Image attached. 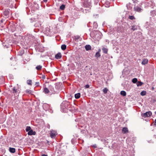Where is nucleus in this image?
<instances>
[{
  "label": "nucleus",
  "mask_w": 156,
  "mask_h": 156,
  "mask_svg": "<svg viewBox=\"0 0 156 156\" xmlns=\"http://www.w3.org/2000/svg\"><path fill=\"white\" fill-rule=\"evenodd\" d=\"M70 105V103L69 101H63L61 104V111L63 112H66Z\"/></svg>",
  "instance_id": "1"
},
{
  "label": "nucleus",
  "mask_w": 156,
  "mask_h": 156,
  "mask_svg": "<svg viewBox=\"0 0 156 156\" xmlns=\"http://www.w3.org/2000/svg\"><path fill=\"white\" fill-rule=\"evenodd\" d=\"M17 87H14L12 89V92L13 93L15 96H18L20 92V86L18 84H17Z\"/></svg>",
  "instance_id": "2"
},
{
  "label": "nucleus",
  "mask_w": 156,
  "mask_h": 156,
  "mask_svg": "<svg viewBox=\"0 0 156 156\" xmlns=\"http://www.w3.org/2000/svg\"><path fill=\"white\" fill-rule=\"evenodd\" d=\"M91 0H84L83 4V6L87 8L85 10H89L91 7Z\"/></svg>",
  "instance_id": "3"
},
{
  "label": "nucleus",
  "mask_w": 156,
  "mask_h": 156,
  "mask_svg": "<svg viewBox=\"0 0 156 156\" xmlns=\"http://www.w3.org/2000/svg\"><path fill=\"white\" fill-rule=\"evenodd\" d=\"M48 89L50 91V94H55V92L54 90L53 86L51 85H49L48 87Z\"/></svg>",
  "instance_id": "4"
},
{
  "label": "nucleus",
  "mask_w": 156,
  "mask_h": 156,
  "mask_svg": "<svg viewBox=\"0 0 156 156\" xmlns=\"http://www.w3.org/2000/svg\"><path fill=\"white\" fill-rule=\"evenodd\" d=\"M152 114V112L151 111H150L146 112L143 114H142V115L144 117L146 118V117H148L151 116Z\"/></svg>",
  "instance_id": "5"
},
{
  "label": "nucleus",
  "mask_w": 156,
  "mask_h": 156,
  "mask_svg": "<svg viewBox=\"0 0 156 156\" xmlns=\"http://www.w3.org/2000/svg\"><path fill=\"white\" fill-rule=\"evenodd\" d=\"M36 134V132L35 131H34L32 129L28 132V134L29 135H34Z\"/></svg>",
  "instance_id": "6"
},
{
  "label": "nucleus",
  "mask_w": 156,
  "mask_h": 156,
  "mask_svg": "<svg viewBox=\"0 0 156 156\" xmlns=\"http://www.w3.org/2000/svg\"><path fill=\"white\" fill-rule=\"evenodd\" d=\"M62 57V55L61 53H58L55 55V58L57 59H60Z\"/></svg>",
  "instance_id": "7"
},
{
  "label": "nucleus",
  "mask_w": 156,
  "mask_h": 156,
  "mask_svg": "<svg viewBox=\"0 0 156 156\" xmlns=\"http://www.w3.org/2000/svg\"><path fill=\"white\" fill-rule=\"evenodd\" d=\"M134 9L135 11L139 12H140L141 10H142V9H141L140 8L137 6L135 7H134Z\"/></svg>",
  "instance_id": "8"
},
{
  "label": "nucleus",
  "mask_w": 156,
  "mask_h": 156,
  "mask_svg": "<svg viewBox=\"0 0 156 156\" xmlns=\"http://www.w3.org/2000/svg\"><path fill=\"white\" fill-rule=\"evenodd\" d=\"M43 92H44L45 94H47L49 93H50V91L49 90V89L47 87H44V88Z\"/></svg>",
  "instance_id": "9"
},
{
  "label": "nucleus",
  "mask_w": 156,
  "mask_h": 156,
  "mask_svg": "<svg viewBox=\"0 0 156 156\" xmlns=\"http://www.w3.org/2000/svg\"><path fill=\"white\" fill-rule=\"evenodd\" d=\"M9 151L12 153H14L16 151V149L14 148L9 147Z\"/></svg>",
  "instance_id": "10"
},
{
  "label": "nucleus",
  "mask_w": 156,
  "mask_h": 156,
  "mask_svg": "<svg viewBox=\"0 0 156 156\" xmlns=\"http://www.w3.org/2000/svg\"><path fill=\"white\" fill-rule=\"evenodd\" d=\"M122 131L124 133H125L128 132V130L127 127H124L122 129Z\"/></svg>",
  "instance_id": "11"
},
{
  "label": "nucleus",
  "mask_w": 156,
  "mask_h": 156,
  "mask_svg": "<svg viewBox=\"0 0 156 156\" xmlns=\"http://www.w3.org/2000/svg\"><path fill=\"white\" fill-rule=\"evenodd\" d=\"M86 51H88L91 49V46L90 45H87L85 46Z\"/></svg>",
  "instance_id": "12"
},
{
  "label": "nucleus",
  "mask_w": 156,
  "mask_h": 156,
  "mask_svg": "<svg viewBox=\"0 0 156 156\" xmlns=\"http://www.w3.org/2000/svg\"><path fill=\"white\" fill-rule=\"evenodd\" d=\"M148 62V60L146 58L143 59L142 62L141 63L143 65H145L147 64Z\"/></svg>",
  "instance_id": "13"
},
{
  "label": "nucleus",
  "mask_w": 156,
  "mask_h": 156,
  "mask_svg": "<svg viewBox=\"0 0 156 156\" xmlns=\"http://www.w3.org/2000/svg\"><path fill=\"white\" fill-rule=\"evenodd\" d=\"M4 14L6 16H8L9 15V11L8 10H5L3 12Z\"/></svg>",
  "instance_id": "14"
},
{
  "label": "nucleus",
  "mask_w": 156,
  "mask_h": 156,
  "mask_svg": "<svg viewBox=\"0 0 156 156\" xmlns=\"http://www.w3.org/2000/svg\"><path fill=\"white\" fill-rule=\"evenodd\" d=\"M41 22H40L38 23H37L36 24H35L34 26L35 27H41Z\"/></svg>",
  "instance_id": "15"
},
{
  "label": "nucleus",
  "mask_w": 156,
  "mask_h": 156,
  "mask_svg": "<svg viewBox=\"0 0 156 156\" xmlns=\"http://www.w3.org/2000/svg\"><path fill=\"white\" fill-rule=\"evenodd\" d=\"M80 93L76 94H75V97L76 99L79 98L80 97Z\"/></svg>",
  "instance_id": "16"
},
{
  "label": "nucleus",
  "mask_w": 156,
  "mask_h": 156,
  "mask_svg": "<svg viewBox=\"0 0 156 156\" xmlns=\"http://www.w3.org/2000/svg\"><path fill=\"white\" fill-rule=\"evenodd\" d=\"M120 94L123 96H125L126 95V93L125 91L122 90L120 92Z\"/></svg>",
  "instance_id": "17"
},
{
  "label": "nucleus",
  "mask_w": 156,
  "mask_h": 156,
  "mask_svg": "<svg viewBox=\"0 0 156 156\" xmlns=\"http://www.w3.org/2000/svg\"><path fill=\"white\" fill-rule=\"evenodd\" d=\"M143 83L141 81H138L136 83V85L137 87L140 86L142 85Z\"/></svg>",
  "instance_id": "18"
},
{
  "label": "nucleus",
  "mask_w": 156,
  "mask_h": 156,
  "mask_svg": "<svg viewBox=\"0 0 156 156\" xmlns=\"http://www.w3.org/2000/svg\"><path fill=\"white\" fill-rule=\"evenodd\" d=\"M102 51L104 53L106 54L108 52V49L106 48L103 47L102 49Z\"/></svg>",
  "instance_id": "19"
},
{
  "label": "nucleus",
  "mask_w": 156,
  "mask_h": 156,
  "mask_svg": "<svg viewBox=\"0 0 156 156\" xmlns=\"http://www.w3.org/2000/svg\"><path fill=\"white\" fill-rule=\"evenodd\" d=\"M31 127L30 126H27L26 127V130L27 132H29V131H30L31 129Z\"/></svg>",
  "instance_id": "20"
},
{
  "label": "nucleus",
  "mask_w": 156,
  "mask_h": 156,
  "mask_svg": "<svg viewBox=\"0 0 156 156\" xmlns=\"http://www.w3.org/2000/svg\"><path fill=\"white\" fill-rule=\"evenodd\" d=\"M61 48L62 50H65L66 48V46L65 44H62V45Z\"/></svg>",
  "instance_id": "21"
},
{
  "label": "nucleus",
  "mask_w": 156,
  "mask_h": 156,
  "mask_svg": "<svg viewBox=\"0 0 156 156\" xmlns=\"http://www.w3.org/2000/svg\"><path fill=\"white\" fill-rule=\"evenodd\" d=\"M103 92L105 94H106L107 93L108 89L107 88H105L104 89L102 90Z\"/></svg>",
  "instance_id": "22"
},
{
  "label": "nucleus",
  "mask_w": 156,
  "mask_h": 156,
  "mask_svg": "<svg viewBox=\"0 0 156 156\" xmlns=\"http://www.w3.org/2000/svg\"><path fill=\"white\" fill-rule=\"evenodd\" d=\"M65 8V5L64 4L62 5L60 7V9L61 10H64Z\"/></svg>",
  "instance_id": "23"
},
{
  "label": "nucleus",
  "mask_w": 156,
  "mask_h": 156,
  "mask_svg": "<svg viewBox=\"0 0 156 156\" xmlns=\"http://www.w3.org/2000/svg\"><path fill=\"white\" fill-rule=\"evenodd\" d=\"M55 136H56V135H55V134L54 133L51 132L50 133V136L51 138H55Z\"/></svg>",
  "instance_id": "24"
},
{
  "label": "nucleus",
  "mask_w": 156,
  "mask_h": 156,
  "mask_svg": "<svg viewBox=\"0 0 156 156\" xmlns=\"http://www.w3.org/2000/svg\"><path fill=\"white\" fill-rule=\"evenodd\" d=\"M147 93V92L145 91H143L140 93V95L142 96L145 95Z\"/></svg>",
  "instance_id": "25"
},
{
  "label": "nucleus",
  "mask_w": 156,
  "mask_h": 156,
  "mask_svg": "<svg viewBox=\"0 0 156 156\" xmlns=\"http://www.w3.org/2000/svg\"><path fill=\"white\" fill-rule=\"evenodd\" d=\"M137 79L136 78H134L132 79V82L133 83H137Z\"/></svg>",
  "instance_id": "26"
},
{
  "label": "nucleus",
  "mask_w": 156,
  "mask_h": 156,
  "mask_svg": "<svg viewBox=\"0 0 156 156\" xmlns=\"http://www.w3.org/2000/svg\"><path fill=\"white\" fill-rule=\"evenodd\" d=\"M137 30V28L135 26H132V28H131V30L134 31Z\"/></svg>",
  "instance_id": "27"
},
{
  "label": "nucleus",
  "mask_w": 156,
  "mask_h": 156,
  "mask_svg": "<svg viewBox=\"0 0 156 156\" xmlns=\"http://www.w3.org/2000/svg\"><path fill=\"white\" fill-rule=\"evenodd\" d=\"M24 53V51L23 50H22L19 51V54L20 55H22Z\"/></svg>",
  "instance_id": "28"
},
{
  "label": "nucleus",
  "mask_w": 156,
  "mask_h": 156,
  "mask_svg": "<svg viewBox=\"0 0 156 156\" xmlns=\"http://www.w3.org/2000/svg\"><path fill=\"white\" fill-rule=\"evenodd\" d=\"M129 18L131 20H133L135 19L133 16H129Z\"/></svg>",
  "instance_id": "29"
},
{
  "label": "nucleus",
  "mask_w": 156,
  "mask_h": 156,
  "mask_svg": "<svg viewBox=\"0 0 156 156\" xmlns=\"http://www.w3.org/2000/svg\"><path fill=\"white\" fill-rule=\"evenodd\" d=\"M101 56L99 52H97L95 54V56L97 58H98Z\"/></svg>",
  "instance_id": "30"
},
{
  "label": "nucleus",
  "mask_w": 156,
  "mask_h": 156,
  "mask_svg": "<svg viewBox=\"0 0 156 156\" xmlns=\"http://www.w3.org/2000/svg\"><path fill=\"white\" fill-rule=\"evenodd\" d=\"M27 83L28 85H31L32 80H28L27 81Z\"/></svg>",
  "instance_id": "31"
},
{
  "label": "nucleus",
  "mask_w": 156,
  "mask_h": 156,
  "mask_svg": "<svg viewBox=\"0 0 156 156\" xmlns=\"http://www.w3.org/2000/svg\"><path fill=\"white\" fill-rule=\"evenodd\" d=\"M80 37L78 35L75 36H74V39L76 41L77 40H78L79 38Z\"/></svg>",
  "instance_id": "32"
},
{
  "label": "nucleus",
  "mask_w": 156,
  "mask_h": 156,
  "mask_svg": "<svg viewBox=\"0 0 156 156\" xmlns=\"http://www.w3.org/2000/svg\"><path fill=\"white\" fill-rule=\"evenodd\" d=\"M25 92L26 93L28 94H31V90H27Z\"/></svg>",
  "instance_id": "33"
},
{
  "label": "nucleus",
  "mask_w": 156,
  "mask_h": 156,
  "mask_svg": "<svg viewBox=\"0 0 156 156\" xmlns=\"http://www.w3.org/2000/svg\"><path fill=\"white\" fill-rule=\"evenodd\" d=\"M94 27L96 28H97L98 27V25L97 24V23L95 22H94Z\"/></svg>",
  "instance_id": "34"
},
{
  "label": "nucleus",
  "mask_w": 156,
  "mask_h": 156,
  "mask_svg": "<svg viewBox=\"0 0 156 156\" xmlns=\"http://www.w3.org/2000/svg\"><path fill=\"white\" fill-rule=\"evenodd\" d=\"M90 87V85L89 84H87L85 86V88H88Z\"/></svg>",
  "instance_id": "35"
},
{
  "label": "nucleus",
  "mask_w": 156,
  "mask_h": 156,
  "mask_svg": "<svg viewBox=\"0 0 156 156\" xmlns=\"http://www.w3.org/2000/svg\"><path fill=\"white\" fill-rule=\"evenodd\" d=\"M42 66L41 65H39L37 66L35 68H42Z\"/></svg>",
  "instance_id": "36"
},
{
  "label": "nucleus",
  "mask_w": 156,
  "mask_h": 156,
  "mask_svg": "<svg viewBox=\"0 0 156 156\" xmlns=\"http://www.w3.org/2000/svg\"><path fill=\"white\" fill-rule=\"evenodd\" d=\"M39 82H36L35 83V85H36V86H39Z\"/></svg>",
  "instance_id": "37"
},
{
  "label": "nucleus",
  "mask_w": 156,
  "mask_h": 156,
  "mask_svg": "<svg viewBox=\"0 0 156 156\" xmlns=\"http://www.w3.org/2000/svg\"><path fill=\"white\" fill-rule=\"evenodd\" d=\"M95 3H96V4H97L98 3V0H94Z\"/></svg>",
  "instance_id": "38"
},
{
  "label": "nucleus",
  "mask_w": 156,
  "mask_h": 156,
  "mask_svg": "<svg viewBox=\"0 0 156 156\" xmlns=\"http://www.w3.org/2000/svg\"><path fill=\"white\" fill-rule=\"evenodd\" d=\"M30 20L31 21L30 22H32V21L33 20V21H34V20H35L34 19H32V18H30Z\"/></svg>",
  "instance_id": "39"
},
{
  "label": "nucleus",
  "mask_w": 156,
  "mask_h": 156,
  "mask_svg": "<svg viewBox=\"0 0 156 156\" xmlns=\"http://www.w3.org/2000/svg\"><path fill=\"white\" fill-rule=\"evenodd\" d=\"M42 78L43 79H45V76L44 75H43L42 76Z\"/></svg>",
  "instance_id": "40"
},
{
  "label": "nucleus",
  "mask_w": 156,
  "mask_h": 156,
  "mask_svg": "<svg viewBox=\"0 0 156 156\" xmlns=\"http://www.w3.org/2000/svg\"><path fill=\"white\" fill-rule=\"evenodd\" d=\"M134 3H136L137 0H132Z\"/></svg>",
  "instance_id": "41"
},
{
  "label": "nucleus",
  "mask_w": 156,
  "mask_h": 156,
  "mask_svg": "<svg viewBox=\"0 0 156 156\" xmlns=\"http://www.w3.org/2000/svg\"><path fill=\"white\" fill-rule=\"evenodd\" d=\"M154 125L155 126H156V119H155L154 120Z\"/></svg>",
  "instance_id": "42"
},
{
  "label": "nucleus",
  "mask_w": 156,
  "mask_h": 156,
  "mask_svg": "<svg viewBox=\"0 0 156 156\" xmlns=\"http://www.w3.org/2000/svg\"><path fill=\"white\" fill-rule=\"evenodd\" d=\"M41 156H48V155H47L43 154Z\"/></svg>",
  "instance_id": "43"
},
{
  "label": "nucleus",
  "mask_w": 156,
  "mask_h": 156,
  "mask_svg": "<svg viewBox=\"0 0 156 156\" xmlns=\"http://www.w3.org/2000/svg\"><path fill=\"white\" fill-rule=\"evenodd\" d=\"M94 148L96 147V144H95L94 145Z\"/></svg>",
  "instance_id": "44"
},
{
  "label": "nucleus",
  "mask_w": 156,
  "mask_h": 156,
  "mask_svg": "<svg viewBox=\"0 0 156 156\" xmlns=\"http://www.w3.org/2000/svg\"><path fill=\"white\" fill-rule=\"evenodd\" d=\"M43 1L45 2H47V0H43Z\"/></svg>",
  "instance_id": "45"
},
{
  "label": "nucleus",
  "mask_w": 156,
  "mask_h": 156,
  "mask_svg": "<svg viewBox=\"0 0 156 156\" xmlns=\"http://www.w3.org/2000/svg\"><path fill=\"white\" fill-rule=\"evenodd\" d=\"M124 70H125V69H124L123 70V71H122V74H123V73H124Z\"/></svg>",
  "instance_id": "46"
},
{
  "label": "nucleus",
  "mask_w": 156,
  "mask_h": 156,
  "mask_svg": "<svg viewBox=\"0 0 156 156\" xmlns=\"http://www.w3.org/2000/svg\"><path fill=\"white\" fill-rule=\"evenodd\" d=\"M153 101L154 102L156 101V100L155 99H154L153 100Z\"/></svg>",
  "instance_id": "47"
},
{
  "label": "nucleus",
  "mask_w": 156,
  "mask_h": 156,
  "mask_svg": "<svg viewBox=\"0 0 156 156\" xmlns=\"http://www.w3.org/2000/svg\"><path fill=\"white\" fill-rule=\"evenodd\" d=\"M37 69V70H39L41 69Z\"/></svg>",
  "instance_id": "48"
},
{
  "label": "nucleus",
  "mask_w": 156,
  "mask_h": 156,
  "mask_svg": "<svg viewBox=\"0 0 156 156\" xmlns=\"http://www.w3.org/2000/svg\"><path fill=\"white\" fill-rule=\"evenodd\" d=\"M47 143H49V141H47Z\"/></svg>",
  "instance_id": "49"
},
{
  "label": "nucleus",
  "mask_w": 156,
  "mask_h": 156,
  "mask_svg": "<svg viewBox=\"0 0 156 156\" xmlns=\"http://www.w3.org/2000/svg\"><path fill=\"white\" fill-rule=\"evenodd\" d=\"M155 12V11H152V12Z\"/></svg>",
  "instance_id": "50"
},
{
  "label": "nucleus",
  "mask_w": 156,
  "mask_h": 156,
  "mask_svg": "<svg viewBox=\"0 0 156 156\" xmlns=\"http://www.w3.org/2000/svg\"><path fill=\"white\" fill-rule=\"evenodd\" d=\"M155 114H156V111L155 112Z\"/></svg>",
  "instance_id": "51"
},
{
  "label": "nucleus",
  "mask_w": 156,
  "mask_h": 156,
  "mask_svg": "<svg viewBox=\"0 0 156 156\" xmlns=\"http://www.w3.org/2000/svg\"><path fill=\"white\" fill-rule=\"evenodd\" d=\"M112 1L113 0H111Z\"/></svg>",
  "instance_id": "52"
}]
</instances>
